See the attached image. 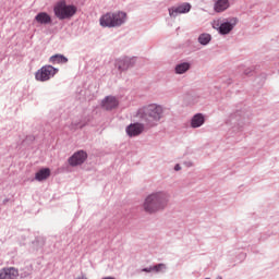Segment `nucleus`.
<instances>
[{"mask_svg":"<svg viewBox=\"0 0 279 279\" xmlns=\"http://www.w3.org/2000/svg\"><path fill=\"white\" fill-rule=\"evenodd\" d=\"M162 106L151 104L143 108L142 113V131L145 130V128H154V125H158V121L162 119Z\"/></svg>","mask_w":279,"mask_h":279,"instance_id":"f257e3e1","label":"nucleus"},{"mask_svg":"<svg viewBox=\"0 0 279 279\" xmlns=\"http://www.w3.org/2000/svg\"><path fill=\"white\" fill-rule=\"evenodd\" d=\"M189 12H191V3L189 2L169 9V15L173 17L178 16V14H186Z\"/></svg>","mask_w":279,"mask_h":279,"instance_id":"1a4fd4ad","label":"nucleus"},{"mask_svg":"<svg viewBox=\"0 0 279 279\" xmlns=\"http://www.w3.org/2000/svg\"><path fill=\"white\" fill-rule=\"evenodd\" d=\"M49 175H51V170L49 168H45L36 172L35 180H37V182H43V180H47Z\"/></svg>","mask_w":279,"mask_h":279,"instance_id":"4468645a","label":"nucleus"},{"mask_svg":"<svg viewBox=\"0 0 279 279\" xmlns=\"http://www.w3.org/2000/svg\"><path fill=\"white\" fill-rule=\"evenodd\" d=\"M198 43H201V45H208L210 43V35L209 34H202L198 37Z\"/></svg>","mask_w":279,"mask_h":279,"instance_id":"6ab92c4d","label":"nucleus"},{"mask_svg":"<svg viewBox=\"0 0 279 279\" xmlns=\"http://www.w3.org/2000/svg\"><path fill=\"white\" fill-rule=\"evenodd\" d=\"M0 279H19V269L5 267L0 270Z\"/></svg>","mask_w":279,"mask_h":279,"instance_id":"9d476101","label":"nucleus"},{"mask_svg":"<svg viewBox=\"0 0 279 279\" xmlns=\"http://www.w3.org/2000/svg\"><path fill=\"white\" fill-rule=\"evenodd\" d=\"M144 271H149L148 269H144Z\"/></svg>","mask_w":279,"mask_h":279,"instance_id":"4be33fe9","label":"nucleus"},{"mask_svg":"<svg viewBox=\"0 0 279 279\" xmlns=\"http://www.w3.org/2000/svg\"><path fill=\"white\" fill-rule=\"evenodd\" d=\"M51 64H66L69 62V59L62 54H54L50 57Z\"/></svg>","mask_w":279,"mask_h":279,"instance_id":"f3484780","label":"nucleus"},{"mask_svg":"<svg viewBox=\"0 0 279 279\" xmlns=\"http://www.w3.org/2000/svg\"><path fill=\"white\" fill-rule=\"evenodd\" d=\"M230 8V0H217L214 4L215 12H226Z\"/></svg>","mask_w":279,"mask_h":279,"instance_id":"ddd939ff","label":"nucleus"},{"mask_svg":"<svg viewBox=\"0 0 279 279\" xmlns=\"http://www.w3.org/2000/svg\"><path fill=\"white\" fill-rule=\"evenodd\" d=\"M167 204H169V195L158 192L147 196L144 203V210L146 213H158V210H165Z\"/></svg>","mask_w":279,"mask_h":279,"instance_id":"f03ea898","label":"nucleus"},{"mask_svg":"<svg viewBox=\"0 0 279 279\" xmlns=\"http://www.w3.org/2000/svg\"><path fill=\"white\" fill-rule=\"evenodd\" d=\"M213 27L214 29H218L219 34H221L222 36H226V34H230L231 31L234 29V24L230 22H225L220 24L219 20H217V21H214Z\"/></svg>","mask_w":279,"mask_h":279,"instance_id":"0eeeda50","label":"nucleus"},{"mask_svg":"<svg viewBox=\"0 0 279 279\" xmlns=\"http://www.w3.org/2000/svg\"><path fill=\"white\" fill-rule=\"evenodd\" d=\"M56 73H58V69L52 65H45L37 71L35 77L38 82H47L48 80H51Z\"/></svg>","mask_w":279,"mask_h":279,"instance_id":"39448f33","label":"nucleus"},{"mask_svg":"<svg viewBox=\"0 0 279 279\" xmlns=\"http://www.w3.org/2000/svg\"><path fill=\"white\" fill-rule=\"evenodd\" d=\"M35 21L40 25H49L51 23V15L47 12H40L35 16Z\"/></svg>","mask_w":279,"mask_h":279,"instance_id":"f8f14e48","label":"nucleus"},{"mask_svg":"<svg viewBox=\"0 0 279 279\" xmlns=\"http://www.w3.org/2000/svg\"><path fill=\"white\" fill-rule=\"evenodd\" d=\"M86 158H88V155L84 150H78L73 154L72 157L69 158V165L71 167H77V165H84L86 161Z\"/></svg>","mask_w":279,"mask_h":279,"instance_id":"423d86ee","label":"nucleus"},{"mask_svg":"<svg viewBox=\"0 0 279 279\" xmlns=\"http://www.w3.org/2000/svg\"><path fill=\"white\" fill-rule=\"evenodd\" d=\"M126 134L129 136H138V134H141V124L138 123L130 124L126 128Z\"/></svg>","mask_w":279,"mask_h":279,"instance_id":"2eb2a0df","label":"nucleus"},{"mask_svg":"<svg viewBox=\"0 0 279 279\" xmlns=\"http://www.w3.org/2000/svg\"><path fill=\"white\" fill-rule=\"evenodd\" d=\"M189 69H191V64L181 63V64L177 65L175 71H177V73H179V75H182V73H186V71H189Z\"/></svg>","mask_w":279,"mask_h":279,"instance_id":"a211bd4d","label":"nucleus"},{"mask_svg":"<svg viewBox=\"0 0 279 279\" xmlns=\"http://www.w3.org/2000/svg\"><path fill=\"white\" fill-rule=\"evenodd\" d=\"M53 12L57 19L64 21V19H72V16H75L77 13V7L66 4V1L61 0L54 5Z\"/></svg>","mask_w":279,"mask_h":279,"instance_id":"20e7f679","label":"nucleus"},{"mask_svg":"<svg viewBox=\"0 0 279 279\" xmlns=\"http://www.w3.org/2000/svg\"><path fill=\"white\" fill-rule=\"evenodd\" d=\"M119 106V100L114 96H108L102 100L105 110H114Z\"/></svg>","mask_w":279,"mask_h":279,"instance_id":"9b49d317","label":"nucleus"},{"mask_svg":"<svg viewBox=\"0 0 279 279\" xmlns=\"http://www.w3.org/2000/svg\"><path fill=\"white\" fill-rule=\"evenodd\" d=\"M204 114L197 113L192 118L191 125L192 128H202L204 125Z\"/></svg>","mask_w":279,"mask_h":279,"instance_id":"dca6fc26","label":"nucleus"},{"mask_svg":"<svg viewBox=\"0 0 279 279\" xmlns=\"http://www.w3.org/2000/svg\"><path fill=\"white\" fill-rule=\"evenodd\" d=\"M165 264L156 265L155 267L150 268L153 271H162L165 269Z\"/></svg>","mask_w":279,"mask_h":279,"instance_id":"aec40b11","label":"nucleus"},{"mask_svg":"<svg viewBox=\"0 0 279 279\" xmlns=\"http://www.w3.org/2000/svg\"><path fill=\"white\" fill-rule=\"evenodd\" d=\"M181 169H182V167H180L179 163H177V165L174 166V171H180Z\"/></svg>","mask_w":279,"mask_h":279,"instance_id":"412c9836","label":"nucleus"},{"mask_svg":"<svg viewBox=\"0 0 279 279\" xmlns=\"http://www.w3.org/2000/svg\"><path fill=\"white\" fill-rule=\"evenodd\" d=\"M134 64H136V58L125 57L116 61L118 71H128V69H130V66H134Z\"/></svg>","mask_w":279,"mask_h":279,"instance_id":"6e6552de","label":"nucleus"},{"mask_svg":"<svg viewBox=\"0 0 279 279\" xmlns=\"http://www.w3.org/2000/svg\"><path fill=\"white\" fill-rule=\"evenodd\" d=\"M128 21V13L123 11L117 12H107L102 14L99 19L100 27H121V25H125Z\"/></svg>","mask_w":279,"mask_h":279,"instance_id":"7ed1b4c3","label":"nucleus"}]
</instances>
